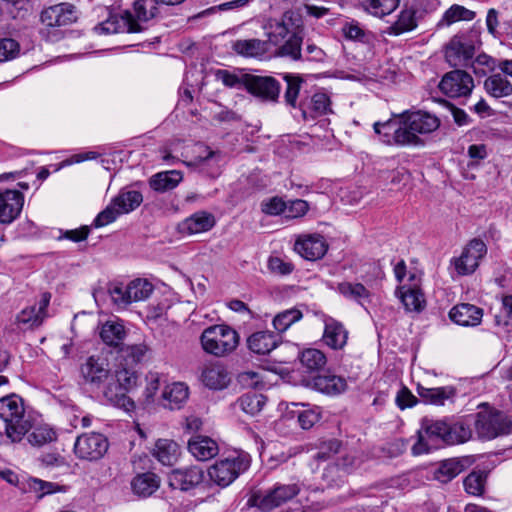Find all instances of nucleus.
Returning <instances> with one entry per match:
<instances>
[{"label":"nucleus","instance_id":"10","mask_svg":"<svg viewBox=\"0 0 512 512\" xmlns=\"http://www.w3.org/2000/svg\"><path fill=\"white\" fill-rule=\"evenodd\" d=\"M299 492L300 487L296 483L277 484L265 493H255L250 498L249 503L262 512H270L293 499Z\"/></svg>","mask_w":512,"mask_h":512},{"label":"nucleus","instance_id":"11","mask_svg":"<svg viewBox=\"0 0 512 512\" xmlns=\"http://www.w3.org/2000/svg\"><path fill=\"white\" fill-rule=\"evenodd\" d=\"M78 8L69 2H60L44 8L40 13V22L48 30L76 23L79 18Z\"/></svg>","mask_w":512,"mask_h":512},{"label":"nucleus","instance_id":"22","mask_svg":"<svg viewBox=\"0 0 512 512\" xmlns=\"http://www.w3.org/2000/svg\"><path fill=\"white\" fill-rule=\"evenodd\" d=\"M298 108L304 120L315 119L332 112L330 97L325 92H316L310 98L302 99Z\"/></svg>","mask_w":512,"mask_h":512},{"label":"nucleus","instance_id":"34","mask_svg":"<svg viewBox=\"0 0 512 512\" xmlns=\"http://www.w3.org/2000/svg\"><path fill=\"white\" fill-rule=\"evenodd\" d=\"M313 387L323 394L338 395L346 390L347 383L344 378L337 375H317L313 379Z\"/></svg>","mask_w":512,"mask_h":512},{"label":"nucleus","instance_id":"48","mask_svg":"<svg viewBox=\"0 0 512 512\" xmlns=\"http://www.w3.org/2000/svg\"><path fill=\"white\" fill-rule=\"evenodd\" d=\"M217 80H220L228 88L245 89L248 73L239 70L237 73L229 70L219 69L215 73Z\"/></svg>","mask_w":512,"mask_h":512},{"label":"nucleus","instance_id":"2","mask_svg":"<svg viewBox=\"0 0 512 512\" xmlns=\"http://www.w3.org/2000/svg\"><path fill=\"white\" fill-rule=\"evenodd\" d=\"M418 441L412 446V453L420 455L439 444L453 445L470 439L471 430L462 423H448L445 420L424 419Z\"/></svg>","mask_w":512,"mask_h":512},{"label":"nucleus","instance_id":"14","mask_svg":"<svg viewBox=\"0 0 512 512\" xmlns=\"http://www.w3.org/2000/svg\"><path fill=\"white\" fill-rule=\"evenodd\" d=\"M473 87L474 82L471 75L460 69L446 73L439 83L441 92L450 98L468 96L471 94Z\"/></svg>","mask_w":512,"mask_h":512},{"label":"nucleus","instance_id":"32","mask_svg":"<svg viewBox=\"0 0 512 512\" xmlns=\"http://www.w3.org/2000/svg\"><path fill=\"white\" fill-rule=\"evenodd\" d=\"M215 225V218L211 213L196 212L180 224V231L187 234H197L210 230Z\"/></svg>","mask_w":512,"mask_h":512},{"label":"nucleus","instance_id":"59","mask_svg":"<svg viewBox=\"0 0 512 512\" xmlns=\"http://www.w3.org/2000/svg\"><path fill=\"white\" fill-rule=\"evenodd\" d=\"M122 214V212H119V208L113 205L112 199L110 204L96 216L93 221V226L99 228L108 225Z\"/></svg>","mask_w":512,"mask_h":512},{"label":"nucleus","instance_id":"54","mask_svg":"<svg viewBox=\"0 0 512 512\" xmlns=\"http://www.w3.org/2000/svg\"><path fill=\"white\" fill-rule=\"evenodd\" d=\"M486 478L487 475L485 472H471L464 479V488L466 492L474 496L481 495L484 492Z\"/></svg>","mask_w":512,"mask_h":512},{"label":"nucleus","instance_id":"23","mask_svg":"<svg viewBox=\"0 0 512 512\" xmlns=\"http://www.w3.org/2000/svg\"><path fill=\"white\" fill-rule=\"evenodd\" d=\"M324 332L322 340L333 350L343 349L348 340V331L344 325L330 316H323Z\"/></svg>","mask_w":512,"mask_h":512},{"label":"nucleus","instance_id":"5","mask_svg":"<svg viewBox=\"0 0 512 512\" xmlns=\"http://www.w3.org/2000/svg\"><path fill=\"white\" fill-rule=\"evenodd\" d=\"M480 44V32L477 29L458 33L445 46L446 61L452 67H467Z\"/></svg>","mask_w":512,"mask_h":512},{"label":"nucleus","instance_id":"16","mask_svg":"<svg viewBox=\"0 0 512 512\" xmlns=\"http://www.w3.org/2000/svg\"><path fill=\"white\" fill-rule=\"evenodd\" d=\"M245 90L264 101L276 102L280 94V83L272 76L248 73Z\"/></svg>","mask_w":512,"mask_h":512},{"label":"nucleus","instance_id":"3","mask_svg":"<svg viewBox=\"0 0 512 512\" xmlns=\"http://www.w3.org/2000/svg\"><path fill=\"white\" fill-rule=\"evenodd\" d=\"M0 419L5 424L7 437L13 442H19L32 426L26 415L24 401L16 394L0 398Z\"/></svg>","mask_w":512,"mask_h":512},{"label":"nucleus","instance_id":"24","mask_svg":"<svg viewBox=\"0 0 512 512\" xmlns=\"http://www.w3.org/2000/svg\"><path fill=\"white\" fill-rule=\"evenodd\" d=\"M80 371L84 381L96 387L102 385L110 375L106 360L95 356H90L81 365Z\"/></svg>","mask_w":512,"mask_h":512},{"label":"nucleus","instance_id":"38","mask_svg":"<svg viewBox=\"0 0 512 512\" xmlns=\"http://www.w3.org/2000/svg\"><path fill=\"white\" fill-rule=\"evenodd\" d=\"M151 292L152 290H134L132 295L131 290H107L111 301L118 308H126L132 302L146 300Z\"/></svg>","mask_w":512,"mask_h":512},{"label":"nucleus","instance_id":"30","mask_svg":"<svg viewBox=\"0 0 512 512\" xmlns=\"http://www.w3.org/2000/svg\"><path fill=\"white\" fill-rule=\"evenodd\" d=\"M188 450L197 460L207 461L218 454L219 447L212 438L197 435L189 440Z\"/></svg>","mask_w":512,"mask_h":512},{"label":"nucleus","instance_id":"26","mask_svg":"<svg viewBox=\"0 0 512 512\" xmlns=\"http://www.w3.org/2000/svg\"><path fill=\"white\" fill-rule=\"evenodd\" d=\"M201 381L211 390H223L229 385L231 377L224 365L213 363L203 368Z\"/></svg>","mask_w":512,"mask_h":512},{"label":"nucleus","instance_id":"33","mask_svg":"<svg viewBox=\"0 0 512 512\" xmlns=\"http://www.w3.org/2000/svg\"><path fill=\"white\" fill-rule=\"evenodd\" d=\"M182 179L183 174L179 170L158 172L149 179V186L156 192L164 193L177 187Z\"/></svg>","mask_w":512,"mask_h":512},{"label":"nucleus","instance_id":"7","mask_svg":"<svg viewBox=\"0 0 512 512\" xmlns=\"http://www.w3.org/2000/svg\"><path fill=\"white\" fill-rule=\"evenodd\" d=\"M250 465V457L245 453H233L217 460L208 469L210 480L224 488L233 483Z\"/></svg>","mask_w":512,"mask_h":512},{"label":"nucleus","instance_id":"21","mask_svg":"<svg viewBox=\"0 0 512 512\" xmlns=\"http://www.w3.org/2000/svg\"><path fill=\"white\" fill-rule=\"evenodd\" d=\"M51 294L45 292L38 303V307L31 306L23 309L16 317L17 324L22 329H33L40 326L47 317L46 309L50 303Z\"/></svg>","mask_w":512,"mask_h":512},{"label":"nucleus","instance_id":"49","mask_svg":"<svg viewBox=\"0 0 512 512\" xmlns=\"http://www.w3.org/2000/svg\"><path fill=\"white\" fill-rule=\"evenodd\" d=\"M158 0H136L134 2V13L137 23L147 22L158 14Z\"/></svg>","mask_w":512,"mask_h":512},{"label":"nucleus","instance_id":"28","mask_svg":"<svg viewBox=\"0 0 512 512\" xmlns=\"http://www.w3.org/2000/svg\"><path fill=\"white\" fill-rule=\"evenodd\" d=\"M421 18L422 13L417 7L405 4L397 20L389 27V33L398 36L412 31L417 27Z\"/></svg>","mask_w":512,"mask_h":512},{"label":"nucleus","instance_id":"12","mask_svg":"<svg viewBox=\"0 0 512 512\" xmlns=\"http://www.w3.org/2000/svg\"><path fill=\"white\" fill-rule=\"evenodd\" d=\"M108 447V440L103 434L87 433L77 437L74 452L79 459L96 461L104 456Z\"/></svg>","mask_w":512,"mask_h":512},{"label":"nucleus","instance_id":"9","mask_svg":"<svg viewBox=\"0 0 512 512\" xmlns=\"http://www.w3.org/2000/svg\"><path fill=\"white\" fill-rule=\"evenodd\" d=\"M474 426L479 438L486 440L512 433V421L497 410L478 412Z\"/></svg>","mask_w":512,"mask_h":512},{"label":"nucleus","instance_id":"51","mask_svg":"<svg viewBox=\"0 0 512 512\" xmlns=\"http://www.w3.org/2000/svg\"><path fill=\"white\" fill-rule=\"evenodd\" d=\"M147 352L148 347L144 343L127 345L120 349V357L124 360L125 365L133 366L140 363Z\"/></svg>","mask_w":512,"mask_h":512},{"label":"nucleus","instance_id":"50","mask_svg":"<svg viewBox=\"0 0 512 512\" xmlns=\"http://www.w3.org/2000/svg\"><path fill=\"white\" fill-rule=\"evenodd\" d=\"M300 362L307 371H317L326 365L327 359L325 354L314 348L304 350L300 356Z\"/></svg>","mask_w":512,"mask_h":512},{"label":"nucleus","instance_id":"1","mask_svg":"<svg viewBox=\"0 0 512 512\" xmlns=\"http://www.w3.org/2000/svg\"><path fill=\"white\" fill-rule=\"evenodd\" d=\"M266 35L272 45L277 46L276 55L300 57L303 46L305 25L299 10H287L280 18H271L264 25Z\"/></svg>","mask_w":512,"mask_h":512},{"label":"nucleus","instance_id":"37","mask_svg":"<svg viewBox=\"0 0 512 512\" xmlns=\"http://www.w3.org/2000/svg\"><path fill=\"white\" fill-rule=\"evenodd\" d=\"M143 202L141 192L136 190L121 189L118 195L113 198V205L119 208V212L127 214L138 208Z\"/></svg>","mask_w":512,"mask_h":512},{"label":"nucleus","instance_id":"45","mask_svg":"<svg viewBox=\"0 0 512 512\" xmlns=\"http://www.w3.org/2000/svg\"><path fill=\"white\" fill-rule=\"evenodd\" d=\"M284 58H288L291 61L298 62H314V63H325L327 61L326 52L319 46H317L314 42L308 39L305 43L304 52L302 51V46H300V57L293 56H283Z\"/></svg>","mask_w":512,"mask_h":512},{"label":"nucleus","instance_id":"42","mask_svg":"<svg viewBox=\"0 0 512 512\" xmlns=\"http://www.w3.org/2000/svg\"><path fill=\"white\" fill-rule=\"evenodd\" d=\"M484 88L494 98L507 97L512 94V84L501 74L489 76L484 82Z\"/></svg>","mask_w":512,"mask_h":512},{"label":"nucleus","instance_id":"29","mask_svg":"<svg viewBox=\"0 0 512 512\" xmlns=\"http://www.w3.org/2000/svg\"><path fill=\"white\" fill-rule=\"evenodd\" d=\"M161 397L165 408L178 410L187 402L189 388L183 382H174L165 386Z\"/></svg>","mask_w":512,"mask_h":512},{"label":"nucleus","instance_id":"6","mask_svg":"<svg viewBox=\"0 0 512 512\" xmlns=\"http://www.w3.org/2000/svg\"><path fill=\"white\" fill-rule=\"evenodd\" d=\"M200 340L205 352L221 357L236 349L239 335L227 325H214L202 332Z\"/></svg>","mask_w":512,"mask_h":512},{"label":"nucleus","instance_id":"63","mask_svg":"<svg viewBox=\"0 0 512 512\" xmlns=\"http://www.w3.org/2000/svg\"><path fill=\"white\" fill-rule=\"evenodd\" d=\"M268 268L273 273L287 275L293 271L294 266L292 263L286 262L279 257H270L268 260Z\"/></svg>","mask_w":512,"mask_h":512},{"label":"nucleus","instance_id":"64","mask_svg":"<svg viewBox=\"0 0 512 512\" xmlns=\"http://www.w3.org/2000/svg\"><path fill=\"white\" fill-rule=\"evenodd\" d=\"M261 380L260 374L255 371H244L238 375L239 383L246 388H257Z\"/></svg>","mask_w":512,"mask_h":512},{"label":"nucleus","instance_id":"53","mask_svg":"<svg viewBox=\"0 0 512 512\" xmlns=\"http://www.w3.org/2000/svg\"><path fill=\"white\" fill-rule=\"evenodd\" d=\"M302 318V312L296 308L278 313L273 319V327L279 332H285L292 324Z\"/></svg>","mask_w":512,"mask_h":512},{"label":"nucleus","instance_id":"46","mask_svg":"<svg viewBox=\"0 0 512 512\" xmlns=\"http://www.w3.org/2000/svg\"><path fill=\"white\" fill-rule=\"evenodd\" d=\"M362 7L365 11L373 16L382 18L395 11L400 0H361Z\"/></svg>","mask_w":512,"mask_h":512},{"label":"nucleus","instance_id":"43","mask_svg":"<svg viewBox=\"0 0 512 512\" xmlns=\"http://www.w3.org/2000/svg\"><path fill=\"white\" fill-rule=\"evenodd\" d=\"M475 16L476 13L474 11L467 9L464 6L454 4L444 12L442 18L437 23V27H447L461 20L471 21Z\"/></svg>","mask_w":512,"mask_h":512},{"label":"nucleus","instance_id":"8","mask_svg":"<svg viewBox=\"0 0 512 512\" xmlns=\"http://www.w3.org/2000/svg\"><path fill=\"white\" fill-rule=\"evenodd\" d=\"M373 130L379 140L388 146H421L424 144L420 137H414L404 126L399 114H393L392 118L384 122H375Z\"/></svg>","mask_w":512,"mask_h":512},{"label":"nucleus","instance_id":"52","mask_svg":"<svg viewBox=\"0 0 512 512\" xmlns=\"http://www.w3.org/2000/svg\"><path fill=\"white\" fill-rule=\"evenodd\" d=\"M266 398L261 394H244L239 398V406L246 414L254 416L264 407Z\"/></svg>","mask_w":512,"mask_h":512},{"label":"nucleus","instance_id":"27","mask_svg":"<svg viewBox=\"0 0 512 512\" xmlns=\"http://www.w3.org/2000/svg\"><path fill=\"white\" fill-rule=\"evenodd\" d=\"M483 316L482 309L468 303L454 306L450 312V319L457 325L469 327L480 324Z\"/></svg>","mask_w":512,"mask_h":512},{"label":"nucleus","instance_id":"4","mask_svg":"<svg viewBox=\"0 0 512 512\" xmlns=\"http://www.w3.org/2000/svg\"><path fill=\"white\" fill-rule=\"evenodd\" d=\"M115 378L116 382L105 388L104 397L113 406L127 412L132 411L135 408V403L127 396V393L137 386V372L131 366L120 364L115 372Z\"/></svg>","mask_w":512,"mask_h":512},{"label":"nucleus","instance_id":"17","mask_svg":"<svg viewBox=\"0 0 512 512\" xmlns=\"http://www.w3.org/2000/svg\"><path fill=\"white\" fill-rule=\"evenodd\" d=\"M328 243L318 233L300 235L294 244V250L305 260L316 261L325 256Z\"/></svg>","mask_w":512,"mask_h":512},{"label":"nucleus","instance_id":"44","mask_svg":"<svg viewBox=\"0 0 512 512\" xmlns=\"http://www.w3.org/2000/svg\"><path fill=\"white\" fill-rule=\"evenodd\" d=\"M159 487L158 477L151 472L137 475L132 481L133 491L143 497L152 495Z\"/></svg>","mask_w":512,"mask_h":512},{"label":"nucleus","instance_id":"36","mask_svg":"<svg viewBox=\"0 0 512 512\" xmlns=\"http://www.w3.org/2000/svg\"><path fill=\"white\" fill-rule=\"evenodd\" d=\"M396 296L407 312L420 313L426 307V298L422 290H396Z\"/></svg>","mask_w":512,"mask_h":512},{"label":"nucleus","instance_id":"47","mask_svg":"<svg viewBox=\"0 0 512 512\" xmlns=\"http://www.w3.org/2000/svg\"><path fill=\"white\" fill-rule=\"evenodd\" d=\"M283 80L287 84L286 91L284 93L285 103L292 108H297V99L301 85L304 83V79L299 74L284 73Z\"/></svg>","mask_w":512,"mask_h":512},{"label":"nucleus","instance_id":"40","mask_svg":"<svg viewBox=\"0 0 512 512\" xmlns=\"http://www.w3.org/2000/svg\"><path fill=\"white\" fill-rule=\"evenodd\" d=\"M126 331L123 324L115 321H107L102 325L100 337L109 346L119 347L125 339Z\"/></svg>","mask_w":512,"mask_h":512},{"label":"nucleus","instance_id":"62","mask_svg":"<svg viewBox=\"0 0 512 512\" xmlns=\"http://www.w3.org/2000/svg\"><path fill=\"white\" fill-rule=\"evenodd\" d=\"M508 314L509 313L505 311L504 313L494 315L496 333L506 338L512 337V325L508 321Z\"/></svg>","mask_w":512,"mask_h":512},{"label":"nucleus","instance_id":"35","mask_svg":"<svg viewBox=\"0 0 512 512\" xmlns=\"http://www.w3.org/2000/svg\"><path fill=\"white\" fill-rule=\"evenodd\" d=\"M467 462V459L464 458H451L444 460L435 470L434 477L441 483H447L465 470Z\"/></svg>","mask_w":512,"mask_h":512},{"label":"nucleus","instance_id":"56","mask_svg":"<svg viewBox=\"0 0 512 512\" xmlns=\"http://www.w3.org/2000/svg\"><path fill=\"white\" fill-rule=\"evenodd\" d=\"M145 388L143 391V396L145 397V402L151 403L154 401V398L159 391L162 383V374L150 371L145 376Z\"/></svg>","mask_w":512,"mask_h":512},{"label":"nucleus","instance_id":"61","mask_svg":"<svg viewBox=\"0 0 512 512\" xmlns=\"http://www.w3.org/2000/svg\"><path fill=\"white\" fill-rule=\"evenodd\" d=\"M287 209L284 211L286 218H299L303 217L309 210V204L302 199H295L286 202Z\"/></svg>","mask_w":512,"mask_h":512},{"label":"nucleus","instance_id":"19","mask_svg":"<svg viewBox=\"0 0 512 512\" xmlns=\"http://www.w3.org/2000/svg\"><path fill=\"white\" fill-rule=\"evenodd\" d=\"M94 30L99 34H114L121 32L138 33L143 30L140 23L134 19V15L126 11L121 17L111 16L107 20L95 26Z\"/></svg>","mask_w":512,"mask_h":512},{"label":"nucleus","instance_id":"13","mask_svg":"<svg viewBox=\"0 0 512 512\" xmlns=\"http://www.w3.org/2000/svg\"><path fill=\"white\" fill-rule=\"evenodd\" d=\"M487 254L485 242L479 238H473L463 249L458 258L453 259L455 270L459 275L473 273Z\"/></svg>","mask_w":512,"mask_h":512},{"label":"nucleus","instance_id":"31","mask_svg":"<svg viewBox=\"0 0 512 512\" xmlns=\"http://www.w3.org/2000/svg\"><path fill=\"white\" fill-rule=\"evenodd\" d=\"M278 340L271 331H258L248 337L247 346L253 353L265 355L277 347Z\"/></svg>","mask_w":512,"mask_h":512},{"label":"nucleus","instance_id":"60","mask_svg":"<svg viewBox=\"0 0 512 512\" xmlns=\"http://www.w3.org/2000/svg\"><path fill=\"white\" fill-rule=\"evenodd\" d=\"M286 209V202L279 196H274L261 202V211L266 215H280Z\"/></svg>","mask_w":512,"mask_h":512},{"label":"nucleus","instance_id":"15","mask_svg":"<svg viewBox=\"0 0 512 512\" xmlns=\"http://www.w3.org/2000/svg\"><path fill=\"white\" fill-rule=\"evenodd\" d=\"M399 116L403 119L407 131L414 137H419L417 134L432 133L440 126V119L437 116L422 110H406Z\"/></svg>","mask_w":512,"mask_h":512},{"label":"nucleus","instance_id":"41","mask_svg":"<svg viewBox=\"0 0 512 512\" xmlns=\"http://www.w3.org/2000/svg\"><path fill=\"white\" fill-rule=\"evenodd\" d=\"M178 444L169 439H159L155 444L154 456L163 465H172L178 457Z\"/></svg>","mask_w":512,"mask_h":512},{"label":"nucleus","instance_id":"58","mask_svg":"<svg viewBox=\"0 0 512 512\" xmlns=\"http://www.w3.org/2000/svg\"><path fill=\"white\" fill-rule=\"evenodd\" d=\"M20 53V44L12 38L0 39V63L15 59Z\"/></svg>","mask_w":512,"mask_h":512},{"label":"nucleus","instance_id":"57","mask_svg":"<svg viewBox=\"0 0 512 512\" xmlns=\"http://www.w3.org/2000/svg\"><path fill=\"white\" fill-rule=\"evenodd\" d=\"M56 439V433L47 426L36 427L29 435L28 441L33 446H42Z\"/></svg>","mask_w":512,"mask_h":512},{"label":"nucleus","instance_id":"20","mask_svg":"<svg viewBox=\"0 0 512 512\" xmlns=\"http://www.w3.org/2000/svg\"><path fill=\"white\" fill-rule=\"evenodd\" d=\"M24 196L17 190L0 189V223L10 224L20 215Z\"/></svg>","mask_w":512,"mask_h":512},{"label":"nucleus","instance_id":"39","mask_svg":"<svg viewBox=\"0 0 512 512\" xmlns=\"http://www.w3.org/2000/svg\"><path fill=\"white\" fill-rule=\"evenodd\" d=\"M455 393V388L451 386L436 388L418 387L419 396L433 405H444L446 400L452 399L455 396Z\"/></svg>","mask_w":512,"mask_h":512},{"label":"nucleus","instance_id":"25","mask_svg":"<svg viewBox=\"0 0 512 512\" xmlns=\"http://www.w3.org/2000/svg\"><path fill=\"white\" fill-rule=\"evenodd\" d=\"M271 42L257 38L238 39L232 43V50L244 58L262 59L270 50Z\"/></svg>","mask_w":512,"mask_h":512},{"label":"nucleus","instance_id":"55","mask_svg":"<svg viewBox=\"0 0 512 512\" xmlns=\"http://www.w3.org/2000/svg\"><path fill=\"white\" fill-rule=\"evenodd\" d=\"M27 486L28 489L30 491L35 492L39 498H42L45 495L52 494L58 491H64L63 487L59 486L56 483L43 481L37 478L28 479Z\"/></svg>","mask_w":512,"mask_h":512},{"label":"nucleus","instance_id":"18","mask_svg":"<svg viewBox=\"0 0 512 512\" xmlns=\"http://www.w3.org/2000/svg\"><path fill=\"white\" fill-rule=\"evenodd\" d=\"M204 479V472L199 466H190L172 470L168 475V484L172 489L189 491Z\"/></svg>","mask_w":512,"mask_h":512}]
</instances>
